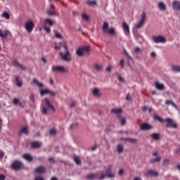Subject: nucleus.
Masks as SVG:
<instances>
[{
  "label": "nucleus",
  "mask_w": 180,
  "mask_h": 180,
  "mask_svg": "<svg viewBox=\"0 0 180 180\" xmlns=\"http://www.w3.org/2000/svg\"><path fill=\"white\" fill-rule=\"evenodd\" d=\"M153 117L154 119H155V120H158V122H160V123H164L165 122H166V127L167 128L178 129V124H176V122H175V121H174L172 118H166L164 120L158 115H154Z\"/></svg>",
  "instance_id": "nucleus-1"
},
{
  "label": "nucleus",
  "mask_w": 180,
  "mask_h": 180,
  "mask_svg": "<svg viewBox=\"0 0 180 180\" xmlns=\"http://www.w3.org/2000/svg\"><path fill=\"white\" fill-rule=\"evenodd\" d=\"M63 49H65V54L63 52H60V56L63 61H66V63H70L72 60L71 53H70V50L68 49V46H67V44H64Z\"/></svg>",
  "instance_id": "nucleus-2"
},
{
  "label": "nucleus",
  "mask_w": 180,
  "mask_h": 180,
  "mask_svg": "<svg viewBox=\"0 0 180 180\" xmlns=\"http://www.w3.org/2000/svg\"><path fill=\"white\" fill-rule=\"evenodd\" d=\"M91 51V46H81L76 51V54L78 57H84V54L86 56H89V52Z\"/></svg>",
  "instance_id": "nucleus-3"
},
{
  "label": "nucleus",
  "mask_w": 180,
  "mask_h": 180,
  "mask_svg": "<svg viewBox=\"0 0 180 180\" xmlns=\"http://www.w3.org/2000/svg\"><path fill=\"white\" fill-rule=\"evenodd\" d=\"M102 30L104 33H107V34H110L111 36H115V34H116V30H115V28L111 27L109 30V22L106 21L103 22Z\"/></svg>",
  "instance_id": "nucleus-4"
},
{
  "label": "nucleus",
  "mask_w": 180,
  "mask_h": 180,
  "mask_svg": "<svg viewBox=\"0 0 180 180\" xmlns=\"http://www.w3.org/2000/svg\"><path fill=\"white\" fill-rule=\"evenodd\" d=\"M23 167V163L19 160H15L12 162V164L10 165V168L13 169V171H19L20 168Z\"/></svg>",
  "instance_id": "nucleus-5"
},
{
  "label": "nucleus",
  "mask_w": 180,
  "mask_h": 180,
  "mask_svg": "<svg viewBox=\"0 0 180 180\" xmlns=\"http://www.w3.org/2000/svg\"><path fill=\"white\" fill-rule=\"evenodd\" d=\"M146 19H147V14L146 11L142 12V17L139 22L135 26L136 29H141V27L146 23Z\"/></svg>",
  "instance_id": "nucleus-6"
},
{
  "label": "nucleus",
  "mask_w": 180,
  "mask_h": 180,
  "mask_svg": "<svg viewBox=\"0 0 180 180\" xmlns=\"http://www.w3.org/2000/svg\"><path fill=\"white\" fill-rule=\"evenodd\" d=\"M52 71L53 72H63V73H68V70L65 68L64 66H53Z\"/></svg>",
  "instance_id": "nucleus-7"
},
{
  "label": "nucleus",
  "mask_w": 180,
  "mask_h": 180,
  "mask_svg": "<svg viewBox=\"0 0 180 180\" xmlns=\"http://www.w3.org/2000/svg\"><path fill=\"white\" fill-rule=\"evenodd\" d=\"M25 28L26 29L27 33H32L33 29H34V22L30 20L25 23Z\"/></svg>",
  "instance_id": "nucleus-8"
},
{
  "label": "nucleus",
  "mask_w": 180,
  "mask_h": 180,
  "mask_svg": "<svg viewBox=\"0 0 180 180\" xmlns=\"http://www.w3.org/2000/svg\"><path fill=\"white\" fill-rule=\"evenodd\" d=\"M40 94L41 96H44V95H47V94L51 95V96H56V95L58 94V93L54 92L49 89H41Z\"/></svg>",
  "instance_id": "nucleus-9"
},
{
  "label": "nucleus",
  "mask_w": 180,
  "mask_h": 180,
  "mask_svg": "<svg viewBox=\"0 0 180 180\" xmlns=\"http://www.w3.org/2000/svg\"><path fill=\"white\" fill-rule=\"evenodd\" d=\"M154 43H167V39L161 35H158V37H152Z\"/></svg>",
  "instance_id": "nucleus-10"
},
{
  "label": "nucleus",
  "mask_w": 180,
  "mask_h": 180,
  "mask_svg": "<svg viewBox=\"0 0 180 180\" xmlns=\"http://www.w3.org/2000/svg\"><path fill=\"white\" fill-rule=\"evenodd\" d=\"M151 129H153V126L147 122L142 123L140 126V130H142V131H147L151 130Z\"/></svg>",
  "instance_id": "nucleus-11"
},
{
  "label": "nucleus",
  "mask_w": 180,
  "mask_h": 180,
  "mask_svg": "<svg viewBox=\"0 0 180 180\" xmlns=\"http://www.w3.org/2000/svg\"><path fill=\"white\" fill-rule=\"evenodd\" d=\"M112 168H113V166H112V165H110L108 166V168L105 169V174L107 175L108 178H115V174L112 172Z\"/></svg>",
  "instance_id": "nucleus-12"
},
{
  "label": "nucleus",
  "mask_w": 180,
  "mask_h": 180,
  "mask_svg": "<svg viewBox=\"0 0 180 180\" xmlns=\"http://www.w3.org/2000/svg\"><path fill=\"white\" fill-rule=\"evenodd\" d=\"M122 29L125 34H130V27H129V24L127 22H122Z\"/></svg>",
  "instance_id": "nucleus-13"
},
{
  "label": "nucleus",
  "mask_w": 180,
  "mask_h": 180,
  "mask_svg": "<svg viewBox=\"0 0 180 180\" xmlns=\"http://www.w3.org/2000/svg\"><path fill=\"white\" fill-rule=\"evenodd\" d=\"M98 176H99V174L92 173V174H87L86 178V179H89V180H94V179H98Z\"/></svg>",
  "instance_id": "nucleus-14"
},
{
  "label": "nucleus",
  "mask_w": 180,
  "mask_h": 180,
  "mask_svg": "<svg viewBox=\"0 0 180 180\" xmlns=\"http://www.w3.org/2000/svg\"><path fill=\"white\" fill-rule=\"evenodd\" d=\"M155 86L157 89H158V91H164V89H165V86L164 84H161L160 82H155Z\"/></svg>",
  "instance_id": "nucleus-15"
},
{
  "label": "nucleus",
  "mask_w": 180,
  "mask_h": 180,
  "mask_svg": "<svg viewBox=\"0 0 180 180\" xmlns=\"http://www.w3.org/2000/svg\"><path fill=\"white\" fill-rule=\"evenodd\" d=\"M45 103L48 106L49 108L51 109L53 112H56V108H54V105L50 103V100L49 98H44Z\"/></svg>",
  "instance_id": "nucleus-16"
},
{
  "label": "nucleus",
  "mask_w": 180,
  "mask_h": 180,
  "mask_svg": "<svg viewBox=\"0 0 180 180\" xmlns=\"http://www.w3.org/2000/svg\"><path fill=\"white\" fill-rule=\"evenodd\" d=\"M35 172L37 174H44L46 172V168L43 166H39L35 169Z\"/></svg>",
  "instance_id": "nucleus-17"
},
{
  "label": "nucleus",
  "mask_w": 180,
  "mask_h": 180,
  "mask_svg": "<svg viewBox=\"0 0 180 180\" xmlns=\"http://www.w3.org/2000/svg\"><path fill=\"white\" fill-rule=\"evenodd\" d=\"M22 158L27 161H29V162H32V161H33V156L29 153L22 155Z\"/></svg>",
  "instance_id": "nucleus-18"
},
{
  "label": "nucleus",
  "mask_w": 180,
  "mask_h": 180,
  "mask_svg": "<svg viewBox=\"0 0 180 180\" xmlns=\"http://www.w3.org/2000/svg\"><path fill=\"white\" fill-rule=\"evenodd\" d=\"M31 147L32 148H40V147H41V143L39 141H34L31 143Z\"/></svg>",
  "instance_id": "nucleus-19"
},
{
  "label": "nucleus",
  "mask_w": 180,
  "mask_h": 180,
  "mask_svg": "<svg viewBox=\"0 0 180 180\" xmlns=\"http://www.w3.org/2000/svg\"><path fill=\"white\" fill-rule=\"evenodd\" d=\"M13 63L14 64H15V65H17V67H19L20 70H22V71H25L26 70V66H24L23 65L20 64V63H19L17 59L14 60Z\"/></svg>",
  "instance_id": "nucleus-20"
},
{
  "label": "nucleus",
  "mask_w": 180,
  "mask_h": 180,
  "mask_svg": "<svg viewBox=\"0 0 180 180\" xmlns=\"http://www.w3.org/2000/svg\"><path fill=\"white\" fill-rule=\"evenodd\" d=\"M117 151L118 154H122L124 151V146H123V144H118L117 146Z\"/></svg>",
  "instance_id": "nucleus-21"
},
{
  "label": "nucleus",
  "mask_w": 180,
  "mask_h": 180,
  "mask_svg": "<svg viewBox=\"0 0 180 180\" xmlns=\"http://www.w3.org/2000/svg\"><path fill=\"white\" fill-rule=\"evenodd\" d=\"M21 134H26V136L29 134V130H27V127H24L21 129L19 132V136H20Z\"/></svg>",
  "instance_id": "nucleus-22"
},
{
  "label": "nucleus",
  "mask_w": 180,
  "mask_h": 180,
  "mask_svg": "<svg viewBox=\"0 0 180 180\" xmlns=\"http://www.w3.org/2000/svg\"><path fill=\"white\" fill-rule=\"evenodd\" d=\"M172 6L176 11H180V2L173 1Z\"/></svg>",
  "instance_id": "nucleus-23"
},
{
  "label": "nucleus",
  "mask_w": 180,
  "mask_h": 180,
  "mask_svg": "<svg viewBox=\"0 0 180 180\" xmlns=\"http://www.w3.org/2000/svg\"><path fill=\"white\" fill-rule=\"evenodd\" d=\"M172 70L173 72H180V66L176 65H172Z\"/></svg>",
  "instance_id": "nucleus-24"
},
{
  "label": "nucleus",
  "mask_w": 180,
  "mask_h": 180,
  "mask_svg": "<svg viewBox=\"0 0 180 180\" xmlns=\"http://www.w3.org/2000/svg\"><path fill=\"white\" fill-rule=\"evenodd\" d=\"M15 82L17 86H19V88H21V86H23V82L19 79V76L15 77Z\"/></svg>",
  "instance_id": "nucleus-25"
},
{
  "label": "nucleus",
  "mask_w": 180,
  "mask_h": 180,
  "mask_svg": "<svg viewBox=\"0 0 180 180\" xmlns=\"http://www.w3.org/2000/svg\"><path fill=\"white\" fill-rule=\"evenodd\" d=\"M93 95L97 98H101V93H99V89L94 88L93 90Z\"/></svg>",
  "instance_id": "nucleus-26"
},
{
  "label": "nucleus",
  "mask_w": 180,
  "mask_h": 180,
  "mask_svg": "<svg viewBox=\"0 0 180 180\" xmlns=\"http://www.w3.org/2000/svg\"><path fill=\"white\" fill-rule=\"evenodd\" d=\"M148 175H152L153 176H158V175H160V173L155 170H148Z\"/></svg>",
  "instance_id": "nucleus-27"
},
{
  "label": "nucleus",
  "mask_w": 180,
  "mask_h": 180,
  "mask_svg": "<svg viewBox=\"0 0 180 180\" xmlns=\"http://www.w3.org/2000/svg\"><path fill=\"white\" fill-rule=\"evenodd\" d=\"M110 112L115 113L116 115H120V113L123 112V110L121 108H118V109L114 108V109L111 110Z\"/></svg>",
  "instance_id": "nucleus-28"
},
{
  "label": "nucleus",
  "mask_w": 180,
  "mask_h": 180,
  "mask_svg": "<svg viewBox=\"0 0 180 180\" xmlns=\"http://www.w3.org/2000/svg\"><path fill=\"white\" fill-rule=\"evenodd\" d=\"M44 23H48V25H49V26H54V21H53V20L50 19V18H46L44 20Z\"/></svg>",
  "instance_id": "nucleus-29"
},
{
  "label": "nucleus",
  "mask_w": 180,
  "mask_h": 180,
  "mask_svg": "<svg viewBox=\"0 0 180 180\" xmlns=\"http://www.w3.org/2000/svg\"><path fill=\"white\" fill-rule=\"evenodd\" d=\"M166 105L169 106V105H172L173 108H175V109H178V106H176V104H175L172 101L167 100L165 101Z\"/></svg>",
  "instance_id": "nucleus-30"
},
{
  "label": "nucleus",
  "mask_w": 180,
  "mask_h": 180,
  "mask_svg": "<svg viewBox=\"0 0 180 180\" xmlns=\"http://www.w3.org/2000/svg\"><path fill=\"white\" fill-rule=\"evenodd\" d=\"M158 8L159 9H160V11H165L167 9V6L165 5V4H164V2H160Z\"/></svg>",
  "instance_id": "nucleus-31"
},
{
  "label": "nucleus",
  "mask_w": 180,
  "mask_h": 180,
  "mask_svg": "<svg viewBox=\"0 0 180 180\" xmlns=\"http://www.w3.org/2000/svg\"><path fill=\"white\" fill-rule=\"evenodd\" d=\"M152 137H153V140H155L156 141L160 140V134H158V133H153L152 134Z\"/></svg>",
  "instance_id": "nucleus-32"
},
{
  "label": "nucleus",
  "mask_w": 180,
  "mask_h": 180,
  "mask_svg": "<svg viewBox=\"0 0 180 180\" xmlns=\"http://www.w3.org/2000/svg\"><path fill=\"white\" fill-rule=\"evenodd\" d=\"M34 84H37L39 88H43L44 86V84L43 83L37 81L36 79H33Z\"/></svg>",
  "instance_id": "nucleus-33"
},
{
  "label": "nucleus",
  "mask_w": 180,
  "mask_h": 180,
  "mask_svg": "<svg viewBox=\"0 0 180 180\" xmlns=\"http://www.w3.org/2000/svg\"><path fill=\"white\" fill-rule=\"evenodd\" d=\"M49 134L51 136H57V129L56 128H52L50 131H49Z\"/></svg>",
  "instance_id": "nucleus-34"
},
{
  "label": "nucleus",
  "mask_w": 180,
  "mask_h": 180,
  "mask_svg": "<svg viewBox=\"0 0 180 180\" xmlns=\"http://www.w3.org/2000/svg\"><path fill=\"white\" fill-rule=\"evenodd\" d=\"M127 141H129V143H131V144H136L137 143V139H131V138H127Z\"/></svg>",
  "instance_id": "nucleus-35"
},
{
  "label": "nucleus",
  "mask_w": 180,
  "mask_h": 180,
  "mask_svg": "<svg viewBox=\"0 0 180 180\" xmlns=\"http://www.w3.org/2000/svg\"><path fill=\"white\" fill-rule=\"evenodd\" d=\"M94 67L97 71H102L103 70V67L98 64L94 65Z\"/></svg>",
  "instance_id": "nucleus-36"
},
{
  "label": "nucleus",
  "mask_w": 180,
  "mask_h": 180,
  "mask_svg": "<svg viewBox=\"0 0 180 180\" xmlns=\"http://www.w3.org/2000/svg\"><path fill=\"white\" fill-rule=\"evenodd\" d=\"M160 161H161V157H158V158L150 160L151 164H154L155 162H160Z\"/></svg>",
  "instance_id": "nucleus-37"
},
{
  "label": "nucleus",
  "mask_w": 180,
  "mask_h": 180,
  "mask_svg": "<svg viewBox=\"0 0 180 180\" xmlns=\"http://www.w3.org/2000/svg\"><path fill=\"white\" fill-rule=\"evenodd\" d=\"M3 18H5L7 20L11 19V15H9V13L8 12L5 11L2 14Z\"/></svg>",
  "instance_id": "nucleus-38"
},
{
  "label": "nucleus",
  "mask_w": 180,
  "mask_h": 180,
  "mask_svg": "<svg viewBox=\"0 0 180 180\" xmlns=\"http://www.w3.org/2000/svg\"><path fill=\"white\" fill-rule=\"evenodd\" d=\"M74 161L77 165H81V160H79V158L75 156L74 158Z\"/></svg>",
  "instance_id": "nucleus-39"
},
{
  "label": "nucleus",
  "mask_w": 180,
  "mask_h": 180,
  "mask_svg": "<svg viewBox=\"0 0 180 180\" xmlns=\"http://www.w3.org/2000/svg\"><path fill=\"white\" fill-rule=\"evenodd\" d=\"M46 14L48 15V16H54V15H56V12L48 10L46 11Z\"/></svg>",
  "instance_id": "nucleus-40"
},
{
  "label": "nucleus",
  "mask_w": 180,
  "mask_h": 180,
  "mask_svg": "<svg viewBox=\"0 0 180 180\" xmlns=\"http://www.w3.org/2000/svg\"><path fill=\"white\" fill-rule=\"evenodd\" d=\"M54 33L56 39H63V35H61V34L57 32L56 31H54Z\"/></svg>",
  "instance_id": "nucleus-41"
},
{
  "label": "nucleus",
  "mask_w": 180,
  "mask_h": 180,
  "mask_svg": "<svg viewBox=\"0 0 180 180\" xmlns=\"http://www.w3.org/2000/svg\"><path fill=\"white\" fill-rule=\"evenodd\" d=\"M48 110H49V108L47 107H46V106H44L43 109H42L43 115H47Z\"/></svg>",
  "instance_id": "nucleus-42"
},
{
  "label": "nucleus",
  "mask_w": 180,
  "mask_h": 180,
  "mask_svg": "<svg viewBox=\"0 0 180 180\" xmlns=\"http://www.w3.org/2000/svg\"><path fill=\"white\" fill-rule=\"evenodd\" d=\"M126 101H129V102H131L133 101V98L130 95V94H128L126 96Z\"/></svg>",
  "instance_id": "nucleus-43"
},
{
  "label": "nucleus",
  "mask_w": 180,
  "mask_h": 180,
  "mask_svg": "<svg viewBox=\"0 0 180 180\" xmlns=\"http://www.w3.org/2000/svg\"><path fill=\"white\" fill-rule=\"evenodd\" d=\"M169 162H171V160L169 159H165L163 160V165H165V166L168 165V164H169Z\"/></svg>",
  "instance_id": "nucleus-44"
},
{
  "label": "nucleus",
  "mask_w": 180,
  "mask_h": 180,
  "mask_svg": "<svg viewBox=\"0 0 180 180\" xmlns=\"http://www.w3.org/2000/svg\"><path fill=\"white\" fill-rule=\"evenodd\" d=\"M8 36V32H5L4 34H2V32L0 31V37L2 39H5Z\"/></svg>",
  "instance_id": "nucleus-45"
},
{
  "label": "nucleus",
  "mask_w": 180,
  "mask_h": 180,
  "mask_svg": "<svg viewBox=\"0 0 180 180\" xmlns=\"http://www.w3.org/2000/svg\"><path fill=\"white\" fill-rule=\"evenodd\" d=\"M106 176H108V175H106V174H101L100 175V176L98 177V179H100V180L105 179Z\"/></svg>",
  "instance_id": "nucleus-46"
},
{
  "label": "nucleus",
  "mask_w": 180,
  "mask_h": 180,
  "mask_svg": "<svg viewBox=\"0 0 180 180\" xmlns=\"http://www.w3.org/2000/svg\"><path fill=\"white\" fill-rule=\"evenodd\" d=\"M134 35L136 39H140V37H141V35H140V34H139L137 32H134Z\"/></svg>",
  "instance_id": "nucleus-47"
},
{
  "label": "nucleus",
  "mask_w": 180,
  "mask_h": 180,
  "mask_svg": "<svg viewBox=\"0 0 180 180\" xmlns=\"http://www.w3.org/2000/svg\"><path fill=\"white\" fill-rule=\"evenodd\" d=\"M13 102L14 105H18L20 102V100H19V98H15L13 99Z\"/></svg>",
  "instance_id": "nucleus-48"
},
{
  "label": "nucleus",
  "mask_w": 180,
  "mask_h": 180,
  "mask_svg": "<svg viewBox=\"0 0 180 180\" xmlns=\"http://www.w3.org/2000/svg\"><path fill=\"white\" fill-rule=\"evenodd\" d=\"M87 5H96V1H87L86 2Z\"/></svg>",
  "instance_id": "nucleus-49"
},
{
  "label": "nucleus",
  "mask_w": 180,
  "mask_h": 180,
  "mask_svg": "<svg viewBox=\"0 0 180 180\" xmlns=\"http://www.w3.org/2000/svg\"><path fill=\"white\" fill-rule=\"evenodd\" d=\"M82 18L85 20H89V16H88V15H86V13H84L82 15Z\"/></svg>",
  "instance_id": "nucleus-50"
},
{
  "label": "nucleus",
  "mask_w": 180,
  "mask_h": 180,
  "mask_svg": "<svg viewBox=\"0 0 180 180\" xmlns=\"http://www.w3.org/2000/svg\"><path fill=\"white\" fill-rule=\"evenodd\" d=\"M120 64L121 65V68H124V59H122L120 61Z\"/></svg>",
  "instance_id": "nucleus-51"
},
{
  "label": "nucleus",
  "mask_w": 180,
  "mask_h": 180,
  "mask_svg": "<svg viewBox=\"0 0 180 180\" xmlns=\"http://www.w3.org/2000/svg\"><path fill=\"white\" fill-rule=\"evenodd\" d=\"M118 79L120 82H124V78L122 77L120 75H118Z\"/></svg>",
  "instance_id": "nucleus-52"
},
{
  "label": "nucleus",
  "mask_w": 180,
  "mask_h": 180,
  "mask_svg": "<svg viewBox=\"0 0 180 180\" xmlns=\"http://www.w3.org/2000/svg\"><path fill=\"white\" fill-rule=\"evenodd\" d=\"M74 127H78V122L72 124L70 125V129H74Z\"/></svg>",
  "instance_id": "nucleus-53"
},
{
  "label": "nucleus",
  "mask_w": 180,
  "mask_h": 180,
  "mask_svg": "<svg viewBox=\"0 0 180 180\" xmlns=\"http://www.w3.org/2000/svg\"><path fill=\"white\" fill-rule=\"evenodd\" d=\"M121 124L122 126H124V124H126V119L124 118L121 119Z\"/></svg>",
  "instance_id": "nucleus-54"
},
{
  "label": "nucleus",
  "mask_w": 180,
  "mask_h": 180,
  "mask_svg": "<svg viewBox=\"0 0 180 180\" xmlns=\"http://www.w3.org/2000/svg\"><path fill=\"white\" fill-rule=\"evenodd\" d=\"M99 147V146L98 145H95L94 146L91 148V151H95L96 150V148H98Z\"/></svg>",
  "instance_id": "nucleus-55"
},
{
  "label": "nucleus",
  "mask_w": 180,
  "mask_h": 180,
  "mask_svg": "<svg viewBox=\"0 0 180 180\" xmlns=\"http://www.w3.org/2000/svg\"><path fill=\"white\" fill-rule=\"evenodd\" d=\"M123 174H124V169H120L119 170L118 174L122 176V175H123Z\"/></svg>",
  "instance_id": "nucleus-56"
},
{
  "label": "nucleus",
  "mask_w": 180,
  "mask_h": 180,
  "mask_svg": "<svg viewBox=\"0 0 180 180\" xmlns=\"http://www.w3.org/2000/svg\"><path fill=\"white\" fill-rule=\"evenodd\" d=\"M35 180H46V179H44V177L41 176H36Z\"/></svg>",
  "instance_id": "nucleus-57"
},
{
  "label": "nucleus",
  "mask_w": 180,
  "mask_h": 180,
  "mask_svg": "<svg viewBox=\"0 0 180 180\" xmlns=\"http://www.w3.org/2000/svg\"><path fill=\"white\" fill-rule=\"evenodd\" d=\"M44 30L46 32V33H50L51 32V30L47 27H44Z\"/></svg>",
  "instance_id": "nucleus-58"
},
{
  "label": "nucleus",
  "mask_w": 180,
  "mask_h": 180,
  "mask_svg": "<svg viewBox=\"0 0 180 180\" xmlns=\"http://www.w3.org/2000/svg\"><path fill=\"white\" fill-rule=\"evenodd\" d=\"M6 179V176L4 174H0V180H5Z\"/></svg>",
  "instance_id": "nucleus-59"
},
{
  "label": "nucleus",
  "mask_w": 180,
  "mask_h": 180,
  "mask_svg": "<svg viewBox=\"0 0 180 180\" xmlns=\"http://www.w3.org/2000/svg\"><path fill=\"white\" fill-rule=\"evenodd\" d=\"M141 51V49L139 47L135 48V53H140Z\"/></svg>",
  "instance_id": "nucleus-60"
},
{
  "label": "nucleus",
  "mask_w": 180,
  "mask_h": 180,
  "mask_svg": "<svg viewBox=\"0 0 180 180\" xmlns=\"http://www.w3.org/2000/svg\"><path fill=\"white\" fill-rule=\"evenodd\" d=\"M30 101H32V103H34V96L33 94L30 97Z\"/></svg>",
  "instance_id": "nucleus-61"
},
{
  "label": "nucleus",
  "mask_w": 180,
  "mask_h": 180,
  "mask_svg": "<svg viewBox=\"0 0 180 180\" xmlns=\"http://www.w3.org/2000/svg\"><path fill=\"white\" fill-rule=\"evenodd\" d=\"M126 58H127V60L128 61H129L130 60H133V58H131V56H130V55H127V56H126Z\"/></svg>",
  "instance_id": "nucleus-62"
},
{
  "label": "nucleus",
  "mask_w": 180,
  "mask_h": 180,
  "mask_svg": "<svg viewBox=\"0 0 180 180\" xmlns=\"http://www.w3.org/2000/svg\"><path fill=\"white\" fill-rule=\"evenodd\" d=\"M70 108H71V109L75 108V102L72 103L70 105Z\"/></svg>",
  "instance_id": "nucleus-63"
},
{
  "label": "nucleus",
  "mask_w": 180,
  "mask_h": 180,
  "mask_svg": "<svg viewBox=\"0 0 180 180\" xmlns=\"http://www.w3.org/2000/svg\"><path fill=\"white\" fill-rule=\"evenodd\" d=\"M49 161H52V162H54L55 160H56V158L55 157H53V158H49Z\"/></svg>",
  "instance_id": "nucleus-64"
}]
</instances>
